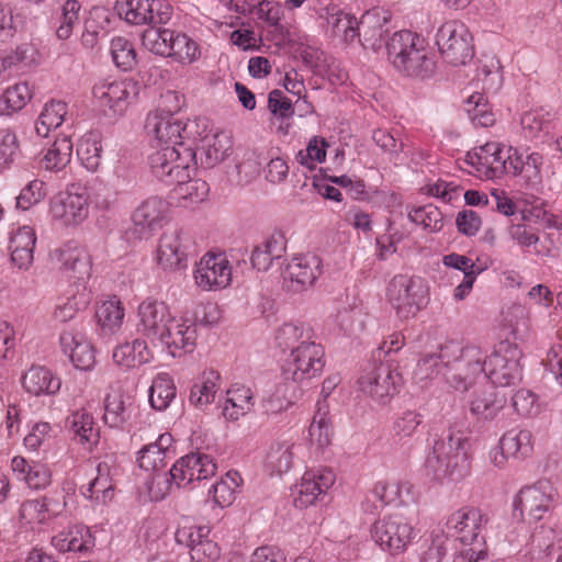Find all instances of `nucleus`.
Masks as SVG:
<instances>
[{
	"mask_svg": "<svg viewBox=\"0 0 562 562\" xmlns=\"http://www.w3.org/2000/svg\"><path fill=\"white\" fill-rule=\"evenodd\" d=\"M63 269L70 271L79 280L88 278L91 273V258L87 249L75 241H69L54 251Z\"/></svg>",
	"mask_w": 562,
	"mask_h": 562,
	"instance_id": "obj_26",
	"label": "nucleus"
},
{
	"mask_svg": "<svg viewBox=\"0 0 562 562\" xmlns=\"http://www.w3.org/2000/svg\"><path fill=\"white\" fill-rule=\"evenodd\" d=\"M464 111L471 122L476 126L488 127L494 125L496 121L495 113L487 99L480 92H474L467 99Z\"/></svg>",
	"mask_w": 562,
	"mask_h": 562,
	"instance_id": "obj_45",
	"label": "nucleus"
},
{
	"mask_svg": "<svg viewBox=\"0 0 562 562\" xmlns=\"http://www.w3.org/2000/svg\"><path fill=\"white\" fill-rule=\"evenodd\" d=\"M512 405L522 417H535L542 407L539 396L531 389H516L512 395Z\"/></svg>",
	"mask_w": 562,
	"mask_h": 562,
	"instance_id": "obj_52",
	"label": "nucleus"
},
{
	"mask_svg": "<svg viewBox=\"0 0 562 562\" xmlns=\"http://www.w3.org/2000/svg\"><path fill=\"white\" fill-rule=\"evenodd\" d=\"M201 55L199 44L186 33L172 30V40L169 45L167 57L188 65L199 59Z\"/></svg>",
	"mask_w": 562,
	"mask_h": 562,
	"instance_id": "obj_42",
	"label": "nucleus"
},
{
	"mask_svg": "<svg viewBox=\"0 0 562 562\" xmlns=\"http://www.w3.org/2000/svg\"><path fill=\"white\" fill-rule=\"evenodd\" d=\"M476 77L477 80L482 81L485 90L496 92L503 83L499 61L495 57H486L481 60Z\"/></svg>",
	"mask_w": 562,
	"mask_h": 562,
	"instance_id": "obj_54",
	"label": "nucleus"
},
{
	"mask_svg": "<svg viewBox=\"0 0 562 562\" xmlns=\"http://www.w3.org/2000/svg\"><path fill=\"white\" fill-rule=\"evenodd\" d=\"M196 121L183 122L171 113L154 112L146 119V130L165 146H178V144H190L194 149L196 145L198 128Z\"/></svg>",
	"mask_w": 562,
	"mask_h": 562,
	"instance_id": "obj_7",
	"label": "nucleus"
},
{
	"mask_svg": "<svg viewBox=\"0 0 562 562\" xmlns=\"http://www.w3.org/2000/svg\"><path fill=\"white\" fill-rule=\"evenodd\" d=\"M506 145L498 142H487L469 151L465 161L471 165L476 176L485 180L502 179L505 176L507 155Z\"/></svg>",
	"mask_w": 562,
	"mask_h": 562,
	"instance_id": "obj_14",
	"label": "nucleus"
},
{
	"mask_svg": "<svg viewBox=\"0 0 562 562\" xmlns=\"http://www.w3.org/2000/svg\"><path fill=\"white\" fill-rule=\"evenodd\" d=\"M436 44L442 58L452 66L465 65L474 55L470 31L457 20L447 21L438 29Z\"/></svg>",
	"mask_w": 562,
	"mask_h": 562,
	"instance_id": "obj_8",
	"label": "nucleus"
},
{
	"mask_svg": "<svg viewBox=\"0 0 562 562\" xmlns=\"http://www.w3.org/2000/svg\"><path fill=\"white\" fill-rule=\"evenodd\" d=\"M327 23L335 36L345 43H351L360 37V24L362 25L363 21L359 22L351 13L331 9L327 12Z\"/></svg>",
	"mask_w": 562,
	"mask_h": 562,
	"instance_id": "obj_35",
	"label": "nucleus"
},
{
	"mask_svg": "<svg viewBox=\"0 0 562 562\" xmlns=\"http://www.w3.org/2000/svg\"><path fill=\"white\" fill-rule=\"evenodd\" d=\"M32 92L26 82L8 87L0 95V116H10L21 111L30 102Z\"/></svg>",
	"mask_w": 562,
	"mask_h": 562,
	"instance_id": "obj_41",
	"label": "nucleus"
},
{
	"mask_svg": "<svg viewBox=\"0 0 562 562\" xmlns=\"http://www.w3.org/2000/svg\"><path fill=\"white\" fill-rule=\"evenodd\" d=\"M251 389H227L223 414L228 420H238L250 408Z\"/></svg>",
	"mask_w": 562,
	"mask_h": 562,
	"instance_id": "obj_47",
	"label": "nucleus"
},
{
	"mask_svg": "<svg viewBox=\"0 0 562 562\" xmlns=\"http://www.w3.org/2000/svg\"><path fill=\"white\" fill-rule=\"evenodd\" d=\"M172 40V30L170 29H148L143 33L142 43L149 52L168 56L170 41Z\"/></svg>",
	"mask_w": 562,
	"mask_h": 562,
	"instance_id": "obj_56",
	"label": "nucleus"
},
{
	"mask_svg": "<svg viewBox=\"0 0 562 562\" xmlns=\"http://www.w3.org/2000/svg\"><path fill=\"white\" fill-rule=\"evenodd\" d=\"M150 359L151 352L144 338H136L132 342L123 344L113 352L114 362L124 369L138 367Z\"/></svg>",
	"mask_w": 562,
	"mask_h": 562,
	"instance_id": "obj_33",
	"label": "nucleus"
},
{
	"mask_svg": "<svg viewBox=\"0 0 562 562\" xmlns=\"http://www.w3.org/2000/svg\"><path fill=\"white\" fill-rule=\"evenodd\" d=\"M487 521V516L480 508L464 506L450 514L447 526L457 532L460 542H469L481 536Z\"/></svg>",
	"mask_w": 562,
	"mask_h": 562,
	"instance_id": "obj_23",
	"label": "nucleus"
},
{
	"mask_svg": "<svg viewBox=\"0 0 562 562\" xmlns=\"http://www.w3.org/2000/svg\"><path fill=\"white\" fill-rule=\"evenodd\" d=\"M258 396L268 413L286 409L296 398L294 389H260Z\"/></svg>",
	"mask_w": 562,
	"mask_h": 562,
	"instance_id": "obj_50",
	"label": "nucleus"
},
{
	"mask_svg": "<svg viewBox=\"0 0 562 562\" xmlns=\"http://www.w3.org/2000/svg\"><path fill=\"white\" fill-rule=\"evenodd\" d=\"M506 405V397L494 389H483L471 403L473 414L484 418L493 419Z\"/></svg>",
	"mask_w": 562,
	"mask_h": 562,
	"instance_id": "obj_43",
	"label": "nucleus"
},
{
	"mask_svg": "<svg viewBox=\"0 0 562 562\" xmlns=\"http://www.w3.org/2000/svg\"><path fill=\"white\" fill-rule=\"evenodd\" d=\"M408 217L412 222L423 225L431 232H438L443 226L440 211L432 205L414 209L408 213Z\"/></svg>",
	"mask_w": 562,
	"mask_h": 562,
	"instance_id": "obj_60",
	"label": "nucleus"
},
{
	"mask_svg": "<svg viewBox=\"0 0 562 562\" xmlns=\"http://www.w3.org/2000/svg\"><path fill=\"white\" fill-rule=\"evenodd\" d=\"M554 120V112L544 108H536L521 115L520 124L526 137L536 138L542 132H549Z\"/></svg>",
	"mask_w": 562,
	"mask_h": 562,
	"instance_id": "obj_44",
	"label": "nucleus"
},
{
	"mask_svg": "<svg viewBox=\"0 0 562 562\" xmlns=\"http://www.w3.org/2000/svg\"><path fill=\"white\" fill-rule=\"evenodd\" d=\"M63 351L69 356L77 369L89 370L95 362V353L85 334L75 330H64L59 337Z\"/></svg>",
	"mask_w": 562,
	"mask_h": 562,
	"instance_id": "obj_25",
	"label": "nucleus"
},
{
	"mask_svg": "<svg viewBox=\"0 0 562 562\" xmlns=\"http://www.w3.org/2000/svg\"><path fill=\"white\" fill-rule=\"evenodd\" d=\"M209 535L206 526H182L176 531V540L190 549L192 562H214L220 557V549Z\"/></svg>",
	"mask_w": 562,
	"mask_h": 562,
	"instance_id": "obj_17",
	"label": "nucleus"
},
{
	"mask_svg": "<svg viewBox=\"0 0 562 562\" xmlns=\"http://www.w3.org/2000/svg\"><path fill=\"white\" fill-rule=\"evenodd\" d=\"M46 195V184L40 179L30 181L16 198V205L22 210H29L41 202Z\"/></svg>",
	"mask_w": 562,
	"mask_h": 562,
	"instance_id": "obj_61",
	"label": "nucleus"
},
{
	"mask_svg": "<svg viewBox=\"0 0 562 562\" xmlns=\"http://www.w3.org/2000/svg\"><path fill=\"white\" fill-rule=\"evenodd\" d=\"M151 173L167 184L183 182L196 171L195 149L190 144L162 146L148 158Z\"/></svg>",
	"mask_w": 562,
	"mask_h": 562,
	"instance_id": "obj_5",
	"label": "nucleus"
},
{
	"mask_svg": "<svg viewBox=\"0 0 562 562\" xmlns=\"http://www.w3.org/2000/svg\"><path fill=\"white\" fill-rule=\"evenodd\" d=\"M241 479L235 471L227 472L215 485H213V501L221 507L229 506Z\"/></svg>",
	"mask_w": 562,
	"mask_h": 562,
	"instance_id": "obj_53",
	"label": "nucleus"
},
{
	"mask_svg": "<svg viewBox=\"0 0 562 562\" xmlns=\"http://www.w3.org/2000/svg\"><path fill=\"white\" fill-rule=\"evenodd\" d=\"M323 272L322 259L314 254L292 258L283 272L286 286L294 292H301L312 286Z\"/></svg>",
	"mask_w": 562,
	"mask_h": 562,
	"instance_id": "obj_18",
	"label": "nucleus"
},
{
	"mask_svg": "<svg viewBox=\"0 0 562 562\" xmlns=\"http://www.w3.org/2000/svg\"><path fill=\"white\" fill-rule=\"evenodd\" d=\"M36 235L31 226L23 225L12 232L10 237L11 260L20 269H27L33 262Z\"/></svg>",
	"mask_w": 562,
	"mask_h": 562,
	"instance_id": "obj_28",
	"label": "nucleus"
},
{
	"mask_svg": "<svg viewBox=\"0 0 562 562\" xmlns=\"http://www.w3.org/2000/svg\"><path fill=\"white\" fill-rule=\"evenodd\" d=\"M110 52L113 63L122 70H131L137 63L134 45L123 36L112 38Z\"/></svg>",
	"mask_w": 562,
	"mask_h": 562,
	"instance_id": "obj_51",
	"label": "nucleus"
},
{
	"mask_svg": "<svg viewBox=\"0 0 562 562\" xmlns=\"http://www.w3.org/2000/svg\"><path fill=\"white\" fill-rule=\"evenodd\" d=\"M72 147L70 137L66 135L56 137L41 159L42 168L53 172L63 170L71 160Z\"/></svg>",
	"mask_w": 562,
	"mask_h": 562,
	"instance_id": "obj_36",
	"label": "nucleus"
},
{
	"mask_svg": "<svg viewBox=\"0 0 562 562\" xmlns=\"http://www.w3.org/2000/svg\"><path fill=\"white\" fill-rule=\"evenodd\" d=\"M191 175L183 182H175L177 184L178 194L191 202L203 201L209 193V184L202 179H192Z\"/></svg>",
	"mask_w": 562,
	"mask_h": 562,
	"instance_id": "obj_62",
	"label": "nucleus"
},
{
	"mask_svg": "<svg viewBox=\"0 0 562 562\" xmlns=\"http://www.w3.org/2000/svg\"><path fill=\"white\" fill-rule=\"evenodd\" d=\"M67 112V103L64 101L50 100L46 102L35 122V133L40 137H47L53 130L63 124Z\"/></svg>",
	"mask_w": 562,
	"mask_h": 562,
	"instance_id": "obj_37",
	"label": "nucleus"
},
{
	"mask_svg": "<svg viewBox=\"0 0 562 562\" xmlns=\"http://www.w3.org/2000/svg\"><path fill=\"white\" fill-rule=\"evenodd\" d=\"M67 427L79 445L90 451L99 442V430L94 426L93 417L85 409L74 412L67 418Z\"/></svg>",
	"mask_w": 562,
	"mask_h": 562,
	"instance_id": "obj_29",
	"label": "nucleus"
},
{
	"mask_svg": "<svg viewBox=\"0 0 562 562\" xmlns=\"http://www.w3.org/2000/svg\"><path fill=\"white\" fill-rule=\"evenodd\" d=\"M372 532L375 542L391 554L402 553L413 538V527L397 514L375 521Z\"/></svg>",
	"mask_w": 562,
	"mask_h": 562,
	"instance_id": "obj_15",
	"label": "nucleus"
},
{
	"mask_svg": "<svg viewBox=\"0 0 562 562\" xmlns=\"http://www.w3.org/2000/svg\"><path fill=\"white\" fill-rule=\"evenodd\" d=\"M49 212L54 221L65 226H76L89 215V196L80 184H71L50 200Z\"/></svg>",
	"mask_w": 562,
	"mask_h": 562,
	"instance_id": "obj_11",
	"label": "nucleus"
},
{
	"mask_svg": "<svg viewBox=\"0 0 562 562\" xmlns=\"http://www.w3.org/2000/svg\"><path fill=\"white\" fill-rule=\"evenodd\" d=\"M308 437L312 445L323 449L330 445L333 438L331 420L327 413L323 412V406L318 403V409L313 417L308 428Z\"/></svg>",
	"mask_w": 562,
	"mask_h": 562,
	"instance_id": "obj_49",
	"label": "nucleus"
},
{
	"mask_svg": "<svg viewBox=\"0 0 562 562\" xmlns=\"http://www.w3.org/2000/svg\"><path fill=\"white\" fill-rule=\"evenodd\" d=\"M276 342L283 352L289 351L282 367L286 381L308 383L322 373L325 351L312 326L303 322L284 323L276 333Z\"/></svg>",
	"mask_w": 562,
	"mask_h": 562,
	"instance_id": "obj_2",
	"label": "nucleus"
},
{
	"mask_svg": "<svg viewBox=\"0 0 562 562\" xmlns=\"http://www.w3.org/2000/svg\"><path fill=\"white\" fill-rule=\"evenodd\" d=\"M335 479L334 472L327 468L306 471L299 485L295 505L304 508L314 504L335 483Z\"/></svg>",
	"mask_w": 562,
	"mask_h": 562,
	"instance_id": "obj_24",
	"label": "nucleus"
},
{
	"mask_svg": "<svg viewBox=\"0 0 562 562\" xmlns=\"http://www.w3.org/2000/svg\"><path fill=\"white\" fill-rule=\"evenodd\" d=\"M195 136L198 137L196 142L201 140L203 143L202 149L205 154V162L210 167L223 161L232 149L231 136L225 132L202 136L198 130Z\"/></svg>",
	"mask_w": 562,
	"mask_h": 562,
	"instance_id": "obj_38",
	"label": "nucleus"
},
{
	"mask_svg": "<svg viewBox=\"0 0 562 562\" xmlns=\"http://www.w3.org/2000/svg\"><path fill=\"white\" fill-rule=\"evenodd\" d=\"M284 251V236L281 233H274L254 248L250 257L251 266L258 271H267L273 260L281 258Z\"/></svg>",
	"mask_w": 562,
	"mask_h": 562,
	"instance_id": "obj_30",
	"label": "nucleus"
},
{
	"mask_svg": "<svg viewBox=\"0 0 562 562\" xmlns=\"http://www.w3.org/2000/svg\"><path fill=\"white\" fill-rule=\"evenodd\" d=\"M358 383L359 386H400L404 380L397 368L370 362L363 368Z\"/></svg>",
	"mask_w": 562,
	"mask_h": 562,
	"instance_id": "obj_31",
	"label": "nucleus"
},
{
	"mask_svg": "<svg viewBox=\"0 0 562 562\" xmlns=\"http://www.w3.org/2000/svg\"><path fill=\"white\" fill-rule=\"evenodd\" d=\"M216 465L206 454L191 453L180 458L170 469L172 482L178 486H187L193 481L205 480L214 475Z\"/></svg>",
	"mask_w": 562,
	"mask_h": 562,
	"instance_id": "obj_21",
	"label": "nucleus"
},
{
	"mask_svg": "<svg viewBox=\"0 0 562 562\" xmlns=\"http://www.w3.org/2000/svg\"><path fill=\"white\" fill-rule=\"evenodd\" d=\"M20 143L15 132L0 130V170L9 169L20 156Z\"/></svg>",
	"mask_w": 562,
	"mask_h": 562,
	"instance_id": "obj_59",
	"label": "nucleus"
},
{
	"mask_svg": "<svg viewBox=\"0 0 562 562\" xmlns=\"http://www.w3.org/2000/svg\"><path fill=\"white\" fill-rule=\"evenodd\" d=\"M389 61L403 76L427 79L436 70L425 40L417 33L403 30L393 33L385 43Z\"/></svg>",
	"mask_w": 562,
	"mask_h": 562,
	"instance_id": "obj_3",
	"label": "nucleus"
},
{
	"mask_svg": "<svg viewBox=\"0 0 562 562\" xmlns=\"http://www.w3.org/2000/svg\"><path fill=\"white\" fill-rule=\"evenodd\" d=\"M194 250V240L190 234L182 228H175L159 237L155 260L164 271L184 270Z\"/></svg>",
	"mask_w": 562,
	"mask_h": 562,
	"instance_id": "obj_9",
	"label": "nucleus"
},
{
	"mask_svg": "<svg viewBox=\"0 0 562 562\" xmlns=\"http://www.w3.org/2000/svg\"><path fill=\"white\" fill-rule=\"evenodd\" d=\"M101 334L104 336L117 333L123 324L124 308L116 299L103 302L95 313Z\"/></svg>",
	"mask_w": 562,
	"mask_h": 562,
	"instance_id": "obj_40",
	"label": "nucleus"
},
{
	"mask_svg": "<svg viewBox=\"0 0 562 562\" xmlns=\"http://www.w3.org/2000/svg\"><path fill=\"white\" fill-rule=\"evenodd\" d=\"M172 443L170 434H162L156 442L145 446L139 451V467L146 471H155L164 467L165 458Z\"/></svg>",
	"mask_w": 562,
	"mask_h": 562,
	"instance_id": "obj_39",
	"label": "nucleus"
},
{
	"mask_svg": "<svg viewBox=\"0 0 562 562\" xmlns=\"http://www.w3.org/2000/svg\"><path fill=\"white\" fill-rule=\"evenodd\" d=\"M140 86L134 79L101 80L94 85L92 93L100 108L116 114L122 113L137 98Z\"/></svg>",
	"mask_w": 562,
	"mask_h": 562,
	"instance_id": "obj_13",
	"label": "nucleus"
},
{
	"mask_svg": "<svg viewBox=\"0 0 562 562\" xmlns=\"http://www.w3.org/2000/svg\"><path fill=\"white\" fill-rule=\"evenodd\" d=\"M501 440L502 448L513 458H525L533 448L532 434L528 429L509 430Z\"/></svg>",
	"mask_w": 562,
	"mask_h": 562,
	"instance_id": "obj_48",
	"label": "nucleus"
},
{
	"mask_svg": "<svg viewBox=\"0 0 562 562\" xmlns=\"http://www.w3.org/2000/svg\"><path fill=\"white\" fill-rule=\"evenodd\" d=\"M22 386H61V381L54 372L42 364H32L20 379Z\"/></svg>",
	"mask_w": 562,
	"mask_h": 562,
	"instance_id": "obj_57",
	"label": "nucleus"
},
{
	"mask_svg": "<svg viewBox=\"0 0 562 562\" xmlns=\"http://www.w3.org/2000/svg\"><path fill=\"white\" fill-rule=\"evenodd\" d=\"M463 549L460 551V558L464 562H481L488 558V547L484 536H477L473 541L461 542Z\"/></svg>",
	"mask_w": 562,
	"mask_h": 562,
	"instance_id": "obj_64",
	"label": "nucleus"
},
{
	"mask_svg": "<svg viewBox=\"0 0 562 562\" xmlns=\"http://www.w3.org/2000/svg\"><path fill=\"white\" fill-rule=\"evenodd\" d=\"M88 303L89 296L85 293L70 294L65 297H59L53 316L58 322H68L76 316L78 311L85 308Z\"/></svg>",
	"mask_w": 562,
	"mask_h": 562,
	"instance_id": "obj_55",
	"label": "nucleus"
},
{
	"mask_svg": "<svg viewBox=\"0 0 562 562\" xmlns=\"http://www.w3.org/2000/svg\"><path fill=\"white\" fill-rule=\"evenodd\" d=\"M170 204L168 201L150 196L142 202L133 213L132 220L135 226L140 227L142 233L154 231L168 218Z\"/></svg>",
	"mask_w": 562,
	"mask_h": 562,
	"instance_id": "obj_27",
	"label": "nucleus"
},
{
	"mask_svg": "<svg viewBox=\"0 0 562 562\" xmlns=\"http://www.w3.org/2000/svg\"><path fill=\"white\" fill-rule=\"evenodd\" d=\"M328 144L322 137L314 136L310 139L306 148L301 149L296 154V161L313 170L317 164H321L326 158V148Z\"/></svg>",
	"mask_w": 562,
	"mask_h": 562,
	"instance_id": "obj_58",
	"label": "nucleus"
},
{
	"mask_svg": "<svg viewBox=\"0 0 562 562\" xmlns=\"http://www.w3.org/2000/svg\"><path fill=\"white\" fill-rule=\"evenodd\" d=\"M386 297L397 318L406 321L427 305L429 288L420 277L396 274L389 282Z\"/></svg>",
	"mask_w": 562,
	"mask_h": 562,
	"instance_id": "obj_6",
	"label": "nucleus"
},
{
	"mask_svg": "<svg viewBox=\"0 0 562 562\" xmlns=\"http://www.w3.org/2000/svg\"><path fill=\"white\" fill-rule=\"evenodd\" d=\"M516 356V348L507 341L499 342L486 360L480 347L451 340L440 347L438 355L418 361L416 376L435 384L515 386L520 381Z\"/></svg>",
	"mask_w": 562,
	"mask_h": 562,
	"instance_id": "obj_1",
	"label": "nucleus"
},
{
	"mask_svg": "<svg viewBox=\"0 0 562 562\" xmlns=\"http://www.w3.org/2000/svg\"><path fill=\"white\" fill-rule=\"evenodd\" d=\"M81 3L78 0H66L54 13L52 21L58 40H68L78 25Z\"/></svg>",
	"mask_w": 562,
	"mask_h": 562,
	"instance_id": "obj_34",
	"label": "nucleus"
},
{
	"mask_svg": "<svg viewBox=\"0 0 562 562\" xmlns=\"http://www.w3.org/2000/svg\"><path fill=\"white\" fill-rule=\"evenodd\" d=\"M471 442L465 431L451 429L446 439L436 441L426 459V469L437 480H459L469 469Z\"/></svg>",
	"mask_w": 562,
	"mask_h": 562,
	"instance_id": "obj_4",
	"label": "nucleus"
},
{
	"mask_svg": "<svg viewBox=\"0 0 562 562\" xmlns=\"http://www.w3.org/2000/svg\"><path fill=\"white\" fill-rule=\"evenodd\" d=\"M114 10L132 25L167 24L173 14L167 0H116Z\"/></svg>",
	"mask_w": 562,
	"mask_h": 562,
	"instance_id": "obj_10",
	"label": "nucleus"
},
{
	"mask_svg": "<svg viewBox=\"0 0 562 562\" xmlns=\"http://www.w3.org/2000/svg\"><path fill=\"white\" fill-rule=\"evenodd\" d=\"M505 176L519 177L526 183L538 182L541 178L543 157L539 153H522L508 146Z\"/></svg>",
	"mask_w": 562,
	"mask_h": 562,
	"instance_id": "obj_22",
	"label": "nucleus"
},
{
	"mask_svg": "<svg viewBox=\"0 0 562 562\" xmlns=\"http://www.w3.org/2000/svg\"><path fill=\"white\" fill-rule=\"evenodd\" d=\"M50 510L46 498L26 501L21 506L20 517L27 524H41L47 518V513Z\"/></svg>",
	"mask_w": 562,
	"mask_h": 562,
	"instance_id": "obj_63",
	"label": "nucleus"
},
{
	"mask_svg": "<svg viewBox=\"0 0 562 562\" xmlns=\"http://www.w3.org/2000/svg\"><path fill=\"white\" fill-rule=\"evenodd\" d=\"M101 137L97 133L83 135L77 146V156L89 171H97L101 165Z\"/></svg>",
	"mask_w": 562,
	"mask_h": 562,
	"instance_id": "obj_46",
	"label": "nucleus"
},
{
	"mask_svg": "<svg viewBox=\"0 0 562 562\" xmlns=\"http://www.w3.org/2000/svg\"><path fill=\"white\" fill-rule=\"evenodd\" d=\"M53 546L61 552H83L94 547V538L86 526H74L52 539Z\"/></svg>",
	"mask_w": 562,
	"mask_h": 562,
	"instance_id": "obj_32",
	"label": "nucleus"
},
{
	"mask_svg": "<svg viewBox=\"0 0 562 562\" xmlns=\"http://www.w3.org/2000/svg\"><path fill=\"white\" fill-rule=\"evenodd\" d=\"M173 316L166 303L145 300L137 308L136 331L142 338L157 345L164 333H168L167 327Z\"/></svg>",
	"mask_w": 562,
	"mask_h": 562,
	"instance_id": "obj_12",
	"label": "nucleus"
},
{
	"mask_svg": "<svg viewBox=\"0 0 562 562\" xmlns=\"http://www.w3.org/2000/svg\"><path fill=\"white\" fill-rule=\"evenodd\" d=\"M158 344L166 348L172 357L190 353L196 346V326L183 317L173 316Z\"/></svg>",
	"mask_w": 562,
	"mask_h": 562,
	"instance_id": "obj_20",
	"label": "nucleus"
},
{
	"mask_svg": "<svg viewBox=\"0 0 562 562\" xmlns=\"http://www.w3.org/2000/svg\"><path fill=\"white\" fill-rule=\"evenodd\" d=\"M193 278L204 291H217L232 282V266L223 254H205L196 263Z\"/></svg>",
	"mask_w": 562,
	"mask_h": 562,
	"instance_id": "obj_16",
	"label": "nucleus"
},
{
	"mask_svg": "<svg viewBox=\"0 0 562 562\" xmlns=\"http://www.w3.org/2000/svg\"><path fill=\"white\" fill-rule=\"evenodd\" d=\"M554 488L548 482H539L519 492L518 508L522 517L530 521L540 520L554 502Z\"/></svg>",
	"mask_w": 562,
	"mask_h": 562,
	"instance_id": "obj_19",
	"label": "nucleus"
}]
</instances>
